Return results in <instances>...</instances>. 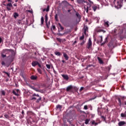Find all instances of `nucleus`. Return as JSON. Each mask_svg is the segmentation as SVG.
<instances>
[{
  "label": "nucleus",
  "instance_id": "nucleus-1",
  "mask_svg": "<svg viewBox=\"0 0 126 126\" xmlns=\"http://www.w3.org/2000/svg\"><path fill=\"white\" fill-rule=\"evenodd\" d=\"M28 86L30 88L33 89V90H34V91H36V92H40V93H44V90H39V89L36 88L35 87L32 86L31 85H29Z\"/></svg>",
  "mask_w": 126,
  "mask_h": 126
},
{
  "label": "nucleus",
  "instance_id": "nucleus-2",
  "mask_svg": "<svg viewBox=\"0 0 126 126\" xmlns=\"http://www.w3.org/2000/svg\"><path fill=\"white\" fill-rule=\"evenodd\" d=\"M6 8L8 11H10L11 10V8L10 7H12V4H11V2L8 3L6 5Z\"/></svg>",
  "mask_w": 126,
  "mask_h": 126
},
{
  "label": "nucleus",
  "instance_id": "nucleus-3",
  "mask_svg": "<svg viewBox=\"0 0 126 126\" xmlns=\"http://www.w3.org/2000/svg\"><path fill=\"white\" fill-rule=\"evenodd\" d=\"M92 46V41H91V38H89L88 43V49H90V47Z\"/></svg>",
  "mask_w": 126,
  "mask_h": 126
},
{
  "label": "nucleus",
  "instance_id": "nucleus-4",
  "mask_svg": "<svg viewBox=\"0 0 126 126\" xmlns=\"http://www.w3.org/2000/svg\"><path fill=\"white\" fill-rule=\"evenodd\" d=\"M4 52H11L12 54H14V51L12 49H3L2 53H4Z\"/></svg>",
  "mask_w": 126,
  "mask_h": 126
},
{
  "label": "nucleus",
  "instance_id": "nucleus-5",
  "mask_svg": "<svg viewBox=\"0 0 126 126\" xmlns=\"http://www.w3.org/2000/svg\"><path fill=\"white\" fill-rule=\"evenodd\" d=\"M125 125H126V123L125 121H120L118 123L119 126H125Z\"/></svg>",
  "mask_w": 126,
  "mask_h": 126
},
{
  "label": "nucleus",
  "instance_id": "nucleus-6",
  "mask_svg": "<svg viewBox=\"0 0 126 126\" xmlns=\"http://www.w3.org/2000/svg\"><path fill=\"white\" fill-rule=\"evenodd\" d=\"M72 88H73L72 86L70 85L66 88V90L67 92H69V91H71V90H72Z\"/></svg>",
  "mask_w": 126,
  "mask_h": 126
},
{
  "label": "nucleus",
  "instance_id": "nucleus-7",
  "mask_svg": "<svg viewBox=\"0 0 126 126\" xmlns=\"http://www.w3.org/2000/svg\"><path fill=\"white\" fill-rule=\"evenodd\" d=\"M39 64V62L38 61H33L32 63V65L33 66H36V65H38Z\"/></svg>",
  "mask_w": 126,
  "mask_h": 126
},
{
  "label": "nucleus",
  "instance_id": "nucleus-8",
  "mask_svg": "<svg viewBox=\"0 0 126 126\" xmlns=\"http://www.w3.org/2000/svg\"><path fill=\"white\" fill-rule=\"evenodd\" d=\"M98 39V40H97L98 44H99V43H102V41H103V36L102 35L99 36Z\"/></svg>",
  "mask_w": 126,
  "mask_h": 126
},
{
  "label": "nucleus",
  "instance_id": "nucleus-9",
  "mask_svg": "<svg viewBox=\"0 0 126 126\" xmlns=\"http://www.w3.org/2000/svg\"><path fill=\"white\" fill-rule=\"evenodd\" d=\"M77 2L79 4H81L82 3H85L86 2L84 0H77Z\"/></svg>",
  "mask_w": 126,
  "mask_h": 126
},
{
  "label": "nucleus",
  "instance_id": "nucleus-10",
  "mask_svg": "<svg viewBox=\"0 0 126 126\" xmlns=\"http://www.w3.org/2000/svg\"><path fill=\"white\" fill-rule=\"evenodd\" d=\"M37 78H38L37 76L32 75L31 76V79H32V80H37Z\"/></svg>",
  "mask_w": 126,
  "mask_h": 126
},
{
  "label": "nucleus",
  "instance_id": "nucleus-11",
  "mask_svg": "<svg viewBox=\"0 0 126 126\" xmlns=\"http://www.w3.org/2000/svg\"><path fill=\"white\" fill-rule=\"evenodd\" d=\"M62 76L65 80H68V79H69L68 75H63H63H62Z\"/></svg>",
  "mask_w": 126,
  "mask_h": 126
},
{
  "label": "nucleus",
  "instance_id": "nucleus-12",
  "mask_svg": "<svg viewBox=\"0 0 126 126\" xmlns=\"http://www.w3.org/2000/svg\"><path fill=\"white\" fill-rule=\"evenodd\" d=\"M63 56L65 58L66 61H68L69 57L68 56H67V54H66V53H63Z\"/></svg>",
  "mask_w": 126,
  "mask_h": 126
},
{
  "label": "nucleus",
  "instance_id": "nucleus-13",
  "mask_svg": "<svg viewBox=\"0 0 126 126\" xmlns=\"http://www.w3.org/2000/svg\"><path fill=\"white\" fill-rule=\"evenodd\" d=\"M68 32H70V30H69L68 32H64L63 33H59L57 34V35H59V36H63L64 34H67Z\"/></svg>",
  "mask_w": 126,
  "mask_h": 126
},
{
  "label": "nucleus",
  "instance_id": "nucleus-14",
  "mask_svg": "<svg viewBox=\"0 0 126 126\" xmlns=\"http://www.w3.org/2000/svg\"><path fill=\"white\" fill-rule=\"evenodd\" d=\"M97 60H98L99 63H100L101 64L104 63V62H103V60H102V59H101V58L100 57H97Z\"/></svg>",
  "mask_w": 126,
  "mask_h": 126
},
{
  "label": "nucleus",
  "instance_id": "nucleus-15",
  "mask_svg": "<svg viewBox=\"0 0 126 126\" xmlns=\"http://www.w3.org/2000/svg\"><path fill=\"white\" fill-rule=\"evenodd\" d=\"M62 108H63V106L60 104H58L56 106V108L58 109V110H60V111L62 110Z\"/></svg>",
  "mask_w": 126,
  "mask_h": 126
},
{
  "label": "nucleus",
  "instance_id": "nucleus-16",
  "mask_svg": "<svg viewBox=\"0 0 126 126\" xmlns=\"http://www.w3.org/2000/svg\"><path fill=\"white\" fill-rule=\"evenodd\" d=\"M88 30V27L87 26H84V33L86 34V32Z\"/></svg>",
  "mask_w": 126,
  "mask_h": 126
},
{
  "label": "nucleus",
  "instance_id": "nucleus-17",
  "mask_svg": "<svg viewBox=\"0 0 126 126\" xmlns=\"http://www.w3.org/2000/svg\"><path fill=\"white\" fill-rule=\"evenodd\" d=\"M55 54L58 57H60V56H62V54H61V52L58 51L55 52Z\"/></svg>",
  "mask_w": 126,
  "mask_h": 126
},
{
  "label": "nucleus",
  "instance_id": "nucleus-18",
  "mask_svg": "<svg viewBox=\"0 0 126 126\" xmlns=\"http://www.w3.org/2000/svg\"><path fill=\"white\" fill-rule=\"evenodd\" d=\"M13 16H14V18H17V17H18L19 16V14H18L16 12H15V13H14Z\"/></svg>",
  "mask_w": 126,
  "mask_h": 126
},
{
  "label": "nucleus",
  "instance_id": "nucleus-19",
  "mask_svg": "<svg viewBox=\"0 0 126 126\" xmlns=\"http://www.w3.org/2000/svg\"><path fill=\"white\" fill-rule=\"evenodd\" d=\"M108 47L109 48H112V47H114V44H113V42H109L108 44Z\"/></svg>",
  "mask_w": 126,
  "mask_h": 126
},
{
  "label": "nucleus",
  "instance_id": "nucleus-20",
  "mask_svg": "<svg viewBox=\"0 0 126 126\" xmlns=\"http://www.w3.org/2000/svg\"><path fill=\"white\" fill-rule=\"evenodd\" d=\"M121 117H122V118H126V111L125 113H121Z\"/></svg>",
  "mask_w": 126,
  "mask_h": 126
},
{
  "label": "nucleus",
  "instance_id": "nucleus-21",
  "mask_svg": "<svg viewBox=\"0 0 126 126\" xmlns=\"http://www.w3.org/2000/svg\"><path fill=\"white\" fill-rule=\"evenodd\" d=\"M106 42H108V37L105 38V40L104 42L101 43V45L103 46V45H105L106 44Z\"/></svg>",
  "mask_w": 126,
  "mask_h": 126
},
{
  "label": "nucleus",
  "instance_id": "nucleus-22",
  "mask_svg": "<svg viewBox=\"0 0 126 126\" xmlns=\"http://www.w3.org/2000/svg\"><path fill=\"white\" fill-rule=\"evenodd\" d=\"M12 93L13 94H14V95H15V96H19V94L18 93H16V92H15V91L13 90L12 91Z\"/></svg>",
  "mask_w": 126,
  "mask_h": 126
},
{
  "label": "nucleus",
  "instance_id": "nucleus-23",
  "mask_svg": "<svg viewBox=\"0 0 126 126\" xmlns=\"http://www.w3.org/2000/svg\"><path fill=\"white\" fill-rule=\"evenodd\" d=\"M89 122H90V119H87L86 120H85V124L86 125H88Z\"/></svg>",
  "mask_w": 126,
  "mask_h": 126
},
{
  "label": "nucleus",
  "instance_id": "nucleus-24",
  "mask_svg": "<svg viewBox=\"0 0 126 126\" xmlns=\"http://www.w3.org/2000/svg\"><path fill=\"white\" fill-rule=\"evenodd\" d=\"M92 8H93L94 11H96V9H97V6H93L92 7Z\"/></svg>",
  "mask_w": 126,
  "mask_h": 126
},
{
  "label": "nucleus",
  "instance_id": "nucleus-25",
  "mask_svg": "<svg viewBox=\"0 0 126 126\" xmlns=\"http://www.w3.org/2000/svg\"><path fill=\"white\" fill-rule=\"evenodd\" d=\"M41 25H43V24H44V18L43 17H41Z\"/></svg>",
  "mask_w": 126,
  "mask_h": 126
},
{
  "label": "nucleus",
  "instance_id": "nucleus-26",
  "mask_svg": "<svg viewBox=\"0 0 126 126\" xmlns=\"http://www.w3.org/2000/svg\"><path fill=\"white\" fill-rule=\"evenodd\" d=\"M90 7H91V4L88 3L87 5V8H88L89 9H90Z\"/></svg>",
  "mask_w": 126,
  "mask_h": 126
},
{
  "label": "nucleus",
  "instance_id": "nucleus-27",
  "mask_svg": "<svg viewBox=\"0 0 126 126\" xmlns=\"http://www.w3.org/2000/svg\"><path fill=\"white\" fill-rule=\"evenodd\" d=\"M58 25H59V27H60L61 30H63V29H64V28L63 27V26H62V25L61 24V23H59Z\"/></svg>",
  "mask_w": 126,
  "mask_h": 126
},
{
  "label": "nucleus",
  "instance_id": "nucleus-28",
  "mask_svg": "<svg viewBox=\"0 0 126 126\" xmlns=\"http://www.w3.org/2000/svg\"><path fill=\"white\" fill-rule=\"evenodd\" d=\"M112 67V65H109L107 68V69L108 70V71H110V70H111V68Z\"/></svg>",
  "mask_w": 126,
  "mask_h": 126
},
{
  "label": "nucleus",
  "instance_id": "nucleus-29",
  "mask_svg": "<svg viewBox=\"0 0 126 126\" xmlns=\"http://www.w3.org/2000/svg\"><path fill=\"white\" fill-rule=\"evenodd\" d=\"M92 125H94V126H97L98 125V123H96L95 122V121H93L92 122Z\"/></svg>",
  "mask_w": 126,
  "mask_h": 126
},
{
  "label": "nucleus",
  "instance_id": "nucleus-30",
  "mask_svg": "<svg viewBox=\"0 0 126 126\" xmlns=\"http://www.w3.org/2000/svg\"><path fill=\"white\" fill-rule=\"evenodd\" d=\"M41 99H42V97H39V98H38L37 99V100L36 101V103H39V102H40V101H41Z\"/></svg>",
  "mask_w": 126,
  "mask_h": 126
},
{
  "label": "nucleus",
  "instance_id": "nucleus-31",
  "mask_svg": "<svg viewBox=\"0 0 126 126\" xmlns=\"http://www.w3.org/2000/svg\"><path fill=\"white\" fill-rule=\"evenodd\" d=\"M45 22H48V14H46L45 16Z\"/></svg>",
  "mask_w": 126,
  "mask_h": 126
},
{
  "label": "nucleus",
  "instance_id": "nucleus-32",
  "mask_svg": "<svg viewBox=\"0 0 126 126\" xmlns=\"http://www.w3.org/2000/svg\"><path fill=\"white\" fill-rule=\"evenodd\" d=\"M118 100L119 103H120V106H122V101H121V98H118Z\"/></svg>",
  "mask_w": 126,
  "mask_h": 126
},
{
  "label": "nucleus",
  "instance_id": "nucleus-33",
  "mask_svg": "<svg viewBox=\"0 0 126 126\" xmlns=\"http://www.w3.org/2000/svg\"><path fill=\"white\" fill-rule=\"evenodd\" d=\"M104 24H105V25H106L107 26V27H109V21L105 22Z\"/></svg>",
  "mask_w": 126,
  "mask_h": 126
},
{
  "label": "nucleus",
  "instance_id": "nucleus-34",
  "mask_svg": "<svg viewBox=\"0 0 126 126\" xmlns=\"http://www.w3.org/2000/svg\"><path fill=\"white\" fill-rule=\"evenodd\" d=\"M46 66L48 69L51 68V65L50 64H46Z\"/></svg>",
  "mask_w": 126,
  "mask_h": 126
},
{
  "label": "nucleus",
  "instance_id": "nucleus-35",
  "mask_svg": "<svg viewBox=\"0 0 126 126\" xmlns=\"http://www.w3.org/2000/svg\"><path fill=\"white\" fill-rule=\"evenodd\" d=\"M55 18L56 21H59V19H58V15L57 14L55 15Z\"/></svg>",
  "mask_w": 126,
  "mask_h": 126
},
{
  "label": "nucleus",
  "instance_id": "nucleus-36",
  "mask_svg": "<svg viewBox=\"0 0 126 126\" xmlns=\"http://www.w3.org/2000/svg\"><path fill=\"white\" fill-rule=\"evenodd\" d=\"M84 39V34L83 35L80 37V40H83Z\"/></svg>",
  "mask_w": 126,
  "mask_h": 126
},
{
  "label": "nucleus",
  "instance_id": "nucleus-37",
  "mask_svg": "<svg viewBox=\"0 0 126 126\" xmlns=\"http://www.w3.org/2000/svg\"><path fill=\"white\" fill-rule=\"evenodd\" d=\"M84 43H85V41L83 40L82 42L80 43V45H81V46H83V45H84Z\"/></svg>",
  "mask_w": 126,
  "mask_h": 126
},
{
  "label": "nucleus",
  "instance_id": "nucleus-38",
  "mask_svg": "<svg viewBox=\"0 0 126 126\" xmlns=\"http://www.w3.org/2000/svg\"><path fill=\"white\" fill-rule=\"evenodd\" d=\"M4 116L6 119H8L9 118V116L7 114H5Z\"/></svg>",
  "mask_w": 126,
  "mask_h": 126
},
{
  "label": "nucleus",
  "instance_id": "nucleus-39",
  "mask_svg": "<svg viewBox=\"0 0 126 126\" xmlns=\"http://www.w3.org/2000/svg\"><path fill=\"white\" fill-rule=\"evenodd\" d=\"M9 65H10V63H6V66H7V67H8V66H9Z\"/></svg>",
  "mask_w": 126,
  "mask_h": 126
},
{
  "label": "nucleus",
  "instance_id": "nucleus-40",
  "mask_svg": "<svg viewBox=\"0 0 126 126\" xmlns=\"http://www.w3.org/2000/svg\"><path fill=\"white\" fill-rule=\"evenodd\" d=\"M84 110H88V106L87 105H85L84 106Z\"/></svg>",
  "mask_w": 126,
  "mask_h": 126
},
{
  "label": "nucleus",
  "instance_id": "nucleus-41",
  "mask_svg": "<svg viewBox=\"0 0 126 126\" xmlns=\"http://www.w3.org/2000/svg\"><path fill=\"white\" fill-rule=\"evenodd\" d=\"M37 71H38V72H39V73H42V70H41V69L37 68Z\"/></svg>",
  "mask_w": 126,
  "mask_h": 126
},
{
  "label": "nucleus",
  "instance_id": "nucleus-42",
  "mask_svg": "<svg viewBox=\"0 0 126 126\" xmlns=\"http://www.w3.org/2000/svg\"><path fill=\"white\" fill-rule=\"evenodd\" d=\"M1 63L2 65H6V63H4V61H2Z\"/></svg>",
  "mask_w": 126,
  "mask_h": 126
},
{
  "label": "nucleus",
  "instance_id": "nucleus-43",
  "mask_svg": "<svg viewBox=\"0 0 126 126\" xmlns=\"http://www.w3.org/2000/svg\"><path fill=\"white\" fill-rule=\"evenodd\" d=\"M76 15L77 17H78V18H80V15H79V13H76Z\"/></svg>",
  "mask_w": 126,
  "mask_h": 126
},
{
  "label": "nucleus",
  "instance_id": "nucleus-44",
  "mask_svg": "<svg viewBox=\"0 0 126 126\" xmlns=\"http://www.w3.org/2000/svg\"><path fill=\"white\" fill-rule=\"evenodd\" d=\"M49 10H50V6H49V5H48L47 7V8L46 9V11L48 12V11H49Z\"/></svg>",
  "mask_w": 126,
  "mask_h": 126
},
{
  "label": "nucleus",
  "instance_id": "nucleus-45",
  "mask_svg": "<svg viewBox=\"0 0 126 126\" xmlns=\"http://www.w3.org/2000/svg\"><path fill=\"white\" fill-rule=\"evenodd\" d=\"M91 66H93V64H88L87 66V68H88L89 67H91Z\"/></svg>",
  "mask_w": 126,
  "mask_h": 126
},
{
  "label": "nucleus",
  "instance_id": "nucleus-46",
  "mask_svg": "<svg viewBox=\"0 0 126 126\" xmlns=\"http://www.w3.org/2000/svg\"><path fill=\"white\" fill-rule=\"evenodd\" d=\"M57 41H58V42H60L61 43V42H62V39L60 38H56Z\"/></svg>",
  "mask_w": 126,
  "mask_h": 126
},
{
  "label": "nucleus",
  "instance_id": "nucleus-47",
  "mask_svg": "<svg viewBox=\"0 0 126 126\" xmlns=\"http://www.w3.org/2000/svg\"><path fill=\"white\" fill-rule=\"evenodd\" d=\"M1 95H3V96L5 95V93L4 92V91H1Z\"/></svg>",
  "mask_w": 126,
  "mask_h": 126
},
{
  "label": "nucleus",
  "instance_id": "nucleus-48",
  "mask_svg": "<svg viewBox=\"0 0 126 126\" xmlns=\"http://www.w3.org/2000/svg\"><path fill=\"white\" fill-rule=\"evenodd\" d=\"M98 32H103V33H105V32H106V31H103V30H99L98 31Z\"/></svg>",
  "mask_w": 126,
  "mask_h": 126
},
{
  "label": "nucleus",
  "instance_id": "nucleus-49",
  "mask_svg": "<svg viewBox=\"0 0 126 126\" xmlns=\"http://www.w3.org/2000/svg\"><path fill=\"white\" fill-rule=\"evenodd\" d=\"M36 99H37V98H36V97H32V98L31 99V100L32 101H33V100H36Z\"/></svg>",
  "mask_w": 126,
  "mask_h": 126
},
{
  "label": "nucleus",
  "instance_id": "nucleus-50",
  "mask_svg": "<svg viewBox=\"0 0 126 126\" xmlns=\"http://www.w3.org/2000/svg\"><path fill=\"white\" fill-rule=\"evenodd\" d=\"M37 65L39 66V67H40V68H43L42 67V65L40 64V63H38V64H37Z\"/></svg>",
  "mask_w": 126,
  "mask_h": 126
},
{
  "label": "nucleus",
  "instance_id": "nucleus-51",
  "mask_svg": "<svg viewBox=\"0 0 126 126\" xmlns=\"http://www.w3.org/2000/svg\"><path fill=\"white\" fill-rule=\"evenodd\" d=\"M101 118L102 119H103L104 121H106V118H105V117H104V116H101Z\"/></svg>",
  "mask_w": 126,
  "mask_h": 126
},
{
  "label": "nucleus",
  "instance_id": "nucleus-52",
  "mask_svg": "<svg viewBox=\"0 0 126 126\" xmlns=\"http://www.w3.org/2000/svg\"><path fill=\"white\" fill-rule=\"evenodd\" d=\"M1 57L2 58H5L6 57V55L1 54Z\"/></svg>",
  "mask_w": 126,
  "mask_h": 126
},
{
  "label": "nucleus",
  "instance_id": "nucleus-53",
  "mask_svg": "<svg viewBox=\"0 0 126 126\" xmlns=\"http://www.w3.org/2000/svg\"><path fill=\"white\" fill-rule=\"evenodd\" d=\"M83 89H84V87H81L80 89V91L81 92L82 90H83Z\"/></svg>",
  "mask_w": 126,
  "mask_h": 126
},
{
  "label": "nucleus",
  "instance_id": "nucleus-54",
  "mask_svg": "<svg viewBox=\"0 0 126 126\" xmlns=\"http://www.w3.org/2000/svg\"><path fill=\"white\" fill-rule=\"evenodd\" d=\"M16 92L18 93H18H20V91L19 90V89H17L16 90Z\"/></svg>",
  "mask_w": 126,
  "mask_h": 126
},
{
  "label": "nucleus",
  "instance_id": "nucleus-55",
  "mask_svg": "<svg viewBox=\"0 0 126 126\" xmlns=\"http://www.w3.org/2000/svg\"><path fill=\"white\" fill-rule=\"evenodd\" d=\"M90 10V9H88V8H87V9L85 10H86V12H87V13H88V10Z\"/></svg>",
  "mask_w": 126,
  "mask_h": 126
},
{
  "label": "nucleus",
  "instance_id": "nucleus-56",
  "mask_svg": "<svg viewBox=\"0 0 126 126\" xmlns=\"http://www.w3.org/2000/svg\"><path fill=\"white\" fill-rule=\"evenodd\" d=\"M45 23H46V27H47V28H49V25H48V22H45Z\"/></svg>",
  "mask_w": 126,
  "mask_h": 126
},
{
  "label": "nucleus",
  "instance_id": "nucleus-57",
  "mask_svg": "<svg viewBox=\"0 0 126 126\" xmlns=\"http://www.w3.org/2000/svg\"><path fill=\"white\" fill-rule=\"evenodd\" d=\"M98 114L99 115V116H101V112H99V110H97Z\"/></svg>",
  "mask_w": 126,
  "mask_h": 126
},
{
  "label": "nucleus",
  "instance_id": "nucleus-58",
  "mask_svg": "<svg viewBox=\"0 0 126 126\" xmlns=\"http://www.w3.org/2000/svg\"><path fill=\"white\" fill-rule=\"evenodd\" d=\"M35 96H37V94H32V96H33V97H35Z\"/></svg>",
  "mask_w": 126,
  "mask_h": 126
},
{
  "label": "nucleus",
  "instance_id": "nucleus-59",
  "mask_svg": "<svg viewBox=\"0 0 126 126\" xmlns=\"http://www.w3.org/2000/svg\"><path fill=\"white\" fill-rule=\"evenodd\" d=\"M76 43H77V41L76 40H75L73 43V45H75V44H76Z\"/></svg>",
  "mask_w": 126,
  "mask_h": 126
},
{
  "label": "nucleus",
  "instance_id": "nucleus-60",
  "mask_svg": "<svg viewBox=\"0 0 126 126\" xmlns=\"http://www.w3.org/2000/svg\"><path fill=\"white\" fill-rule=\"evenodd\" d=\"M22 114L23 115V116H24V110H22Z\"/></svg>",
  "mask_w": 126,
  "mask_h": 126
},
{
  "label": "nucleus",
  "instance_id": "nucleus-61",
  "mask_svg": "<svg viewBox=\"0 0 126 126\" xmlns=\"http://www.w3.org/2000/svg\"><path fill=\"white\" fill-rule=\"evenodd\" d=\"M3 73H5V74H8V73L7 72L3 71Z\"/></svg>",
  "mask_w": 126,
  "mask_h": 126
},
{
  "label": "nucleus",
  "instance_id": "nucleus-62",
  "mask_svg": "<svg viewBox=\"0 0 126 126\" xmlns=\"http://www.w3.org/2000/svg\"><path fill=\"white\" fill-rule=\"evenodd\" d=\"M1 42H2V39L0 37V43H1Z\"/></svg>",
  "mask_w": 126,
  "mask_h": 126
},
{
  "label": "nucleus",
  "instance_id": "nucleus-63",
  "mask_svg": "<svg viewBox=\"0 0 126 126\" xmlns=\"http://www.w3.org/2000/svg\"><path fill=\"white\" fill-rule=\"evenodd\" d=\"M52 28H53V29H56V26H52Z\"/></svg>",
  "mask_w": 126,
  "mask_h": 126
},
{
  "label": "nucleus",
  "instance_id": "nucleus-64",
  "mask_svg": "<svg viewBox=\"0 0 126 126\" xmlns=\"http://www.w3.org/2000/svg\"><path fill=\"white\" fill-rule=\"evenodd\" d=\"M63 126H68L67 125V124H64Z\"/></svg>",
  "mask_w": 126,
  "mask_h": 126
}]
</instances>
